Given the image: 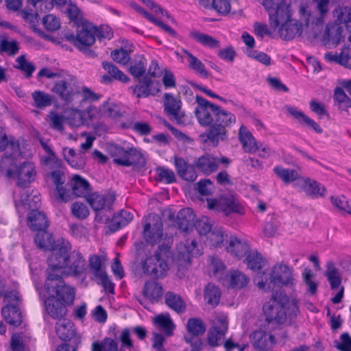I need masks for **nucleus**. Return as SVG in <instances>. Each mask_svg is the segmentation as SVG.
Segmentation results:
<instances>
[{"label":"nucleus","mask_w":351,"mask_h":351,"mask_svg":"<svg viewBox=\"0 0 351 351\" xmlns=\"http://www.w3.org/2000/svg\"><path fill=\"white\" fill-rule=\"evenodd\" d=\"M153 223L147 222L143 228V235L147 242L154 245L162 237V223L158 216L149 217Z\"/></svg>","instance_id":"15"},{"label":"nucleus","mask_w":351,"mask_h":351,"mask_svg":"<svg viewBox=\"0 0 351 351\" xmlns=\"http://www.w3.org/2000/svg\"><path fill=\"white\" fill-rule=\"evenodd\" d=\"M204 297L207 304L215 307L219 304L221 298L219 288L213 284H208L204 289Z\"/></svg>","instance_id":"40"},{"label":"nucleus","mask_w":351,"mask_h":351,"mask_svg":"<svg viewBox=\"0 0 351 351\" xmlns=\"http://www.w3.org/2000/svg\"><path fill=\"white\" fill-rule=\"evenodd\" d=\"M326 276L332 289H337L341 284V277L332 263H327Z\"/></svg>","instance_id":"54"},{"label":"nucleus","mask_w":351,"mask_h":351,"mask_svg":"<svg viewBox=\"0 0 351 351\" xmlns=\"http://www.w3.org/2000/svg\"><path fill=\"white\" fill-rule=\"evenodd\" d=\"M115 200V195L111 193L100 194L99 193H90L86 197V201L96 212V219L99 221L104 220L103 217H99L100 212L110 211Z\"/></svg>","instance_id":"12"},{"label":"nucleus","mask_w":351,"mask_h":351,"mask_svg":"<svg viewBox=\"0 0 351 351\" xmlns=\"http://www.w3.org/2000/svg\"><path fill=\"white\" fill-rule=\"evenodd\" d=\"M227 280L229 287L234 289H241L248 285L250 278L239 270H231L227 275Z\"/></svg>","instance_id":"30"},{"label":"nucleus","mask_w":351,"mask_h":351,"mask_svg":"<svg viewBox=\"0 0 351 351\" xmlns=\"http://www.w3.org/2000/svg\"><path fill=\"white\" fill-rule=\"evenodd\" d=\"M299 19H290L274 32L284 40H291L296 36H305L308 40L317 38L323 30L322 17L313 16L310 9L302 4L298 8Z\"/></svg>","instance_id":"1"},{"label":"nucleus","mask_w":351,"mask_h":351,"mask_svg":"<svg viewBox=\"0 0 351 351\" xmlns=\"http://www.w3.org/2000/svg\"><path fill=\"white\" fill-rule=\"evenodd\" d=\"M228 329V319L225 315H218L208 333V344L213 347L221 344Z\"/></svg>","instance_id":"13"},{"label":"nucleus","mask_w":351,"mask_h":351,"mask_svg":"<svg viewBox=\"0 0 351 351\" xmlns=\"http://www.w3.org/2000/svg\"><path fill=\"white\" fill-rule=\"evenodd\" d=\"M251 343L258 351H269L275 344L274 335L263 330H256L250 335Z\"/></svg>","instance_id":"18"},{"label":"nucleus","mask_w":351,"mask_h":351,"mask_svg":"<svg viewBox=\"0 0 351 351\" xmlns=\"http://www.w3.org/2000/svg\"><path fill=\"white\" fill-rule=\"evenodd\" d=\"M68 257L62 275L80 276L86 269V261L83 256L79 251L73 250Z\"/></svg>","instance_id":"14"},{"label":"nucleus","mask_w":351,"mask_h":351,"mask_svg":"<svg viewBox=\"0 0 351 351\" xmlns=\"http://www.w3.org/2000/svg\"><path fill=\"white\" fill-rule=\"evenodd\" d=\"M71 214L78 219H85L89 215V209L87 206L80 202H75L71 206Z\"/></svg>","instance_id":"57"},{"label":"nucleus","mask_w":351,"mask_h":351,"mask_svg":"<svg viewBox=\"0 0 351 351\" xmlns=\"http://www.w3.org/2000/svg\"><path fill=\"white\" fill-rule=\"evenodd\" d=\"M106 147L108 153L114 158V162L118 165L130 167L145 163L142 154L134 147L108 143Z\"/></svg>","instance_id":"4"},{"label":"nucleus","mask_w":351,"mask_h":351,"mask_svg":"<svg viewBox=\"0 0 351 351\" xmlns=\"http://www.w3.org/2000/svg\"><path fill=\"white\" fill-rule=\"evenodd\" d=\"M184 52L188 58L189 67L193 69L197 74L204 77H208V72L206 69L203 63L189 51L185 50Z\"/></svg>","instance_id":"50"},{"label":"nucleus","mask_w":351,"mask_h":351,"mask_svg":"<svg viewBox=\"0 0 351 351\" xmlns=\"http://www.w3.org/2000/svg\"><path fill=\"white\" fill-rule=\"evenodd\" d=\"M263 310L265 313L266 320L268 322L283 324L287 321L285 311L278 303L275 305L266 303L264 304Z\"/></svg>","instance_id":"22"},{"label":"nucleus","mask_w":351,"mask_h":351,"mask_svg":"<svg viewBox=\"0 0 351 351\" xmlns=\"http://www.w3.org/2000/svg\"><path fill=\"white\" fill-rule=\"evenodd\" d=\"M17 66L16 68L21 70L26 73L27 77H30L35 71L36 68L34 64L27 61L24 55L20 56L16 59Z\"/></svg>","instance_id":"60"},{"label":"nucleus","mask_w":351,"mask_h":351,"mask_svg":"<svg viewBox=\"0 0 351 351\" xmlns=\"http://www.w3.org/2000/svg\"><path fill=\"white\" fill-rule=\"evenodd\" d=\"M215 112V124L226 127L235 121V117L230 111H212Z\"/></svg>","instance_id":"53"},{"label":"nucleus","mask_w":351,"mask_h":351,"mask_svg":"<svg viewBox=\"0 0 351 351\" xmlns=\"http://www.w3.org/2000/svg\"><path fill=\"white\" fill-rule=\"evenodd\" d=\"M190 36L192 38L205 47L214 49L219 47L220 46L219 41L208 34H203L197 31H193L191 32Z\"/></svg>","instance_id":"44"},{"label":"nucleus","mask_w":351,"mask_h":351,"mask_svg":"<svg viewBox=\"0 0 351 351\" xmlns=\"http://www.w3.org/2000/svg\"><path fill=\"white\" fill-rule=\"evenodd\" d=\"M174 165L178 176L187 181H194L197 178L195 168L187 163L183 158L174 157Z\"/></svg>","instance_id":"24"},{"label":"nucleus","mask_w":351,"mask_h":351,"mask_svg":"<svg viewBox=\"0 0 351 351\" xmlns=\"http://www.w3.org/2000/svg\"><path fill=\"white\" fill-rule=\"evenodd\" d=\"M56 332L59 338L63 341L70 340L75 334L73 323L66 317L57 321Z\"/></svg>","instance_id":"26"},{"label":"nucleus","mask_w":351,"mask_h":351,"mask_svg":"<svg viewBox=\"0 0 351 351\" xmlns=\"http://www.w3.org/2000/svg\"><path fill=\"white\" fill-rule=\"evenodd\" d=\"M92 351H119L118 343L110 337H105L102 341H96L92 343Z\"/></svg>","instance_id":"46"},{"label":"nucleus","mask_w":351,"mask_h":351,"mask_svg":"<svg viewBox=\"0 0 351 351\" xmlns=\"http://www.w3.org/2000/svg\"><path fill=\"white\" fill-rule=\"evenodd\" d=\"M219 160L211 154L199 157L195 162L197 168L206 175H209L218 169Z\"/></svg>","instance_id":"28"},{"label":"nucleus","mask_w":351,"mask_h":351,"mask_svg":"<svg viewBox=\"0 0 351 351\" xmlns=\"http://www.w3.org/2000/svg\"><path fill=\"white\" fill-rule=\"evenodd\" d=\"M273 298L285 311L287 319L289 318L291 320L300 314L298 301L295 298H289L282 292H276L273 295Z\"/></svg>","instance_id":"16"},{"label":"nucleus","mask_w":351,"mask_h":351,"mask_svg":"<svg viewBox=\"0 0 351 351\" xmlns=\"http://www.w3.org/2000/svg\"><path fill=\"white\" fill-rule=\"evenodd\" d=\"M168 252V247L159 246L153 256L147 257L143 262V273L154 278H162L166 276L169 265L165 258Z\"/></svg>","instance_id":"8"},{"label":"nucleus","mask_w":351,"mask_h":351,"mask_svg":"<svg viewBox=\"0 0 351 351\" xmlns=\"http://www.w3.org/2000/svg\"><path fill=\"white\" fill-rule=\"evenodd\" d=\"M254 282L259 289L266 291L273 290L277 284L290 287L295 285L292 270L282 263L275 265L269 273H258Z\"/></svg>","instance_id":"2"},{"label":"nucleus","mask_w":351,"mask_h":351,"mask_svg":"<svg viewBox=\"0 0 351 351\" xmlns=\"http://www.w3.org/2000/svg\"><path fill=\"white\" fill-rule=\"evenodd\" d=\"M176 250L173 260L179 270L187 268L191 265L192 256L202 254V252L197 248V242L194 239H188L185 243H180L177 245Z\"/></svg>","instance_id":"9"},{"label":"nucleus","mask_w":351,"mask_h":351,"mask_svg":"<svg viewBox=\"0 0 351 351\" xmlns=\"http://www.w3.org/2000/svg\"><path fill=\"white\" fill-rule=\"evenodd\" d=\"M187 330L193 335L198 336L204 333L206 326L201 319L191 318L187 322Z\"/></svg>","instance_id":"56"},{"label":"nucleus","mask_w":351,"mask_h":351,"mask_svg":"<svg viewBox=\"0 0 351 351\" xmlns=\"http://www.w3.org/2000/svg\"><path fill=\"white\" fill-rule=\"evenodd\" d=\"M55 197L59 202H68L72 200L75 196L73 191L62 185L56 187Z\"/></svg>","instance_id":"62"},{"label":"nucleus","mask_w":351,"mask_h":351,"mask_svg":"<svg viewBox=\"0 0 351 351\" xmlns=\"http://www.w3.org/2000/svg\"><path fill=\"white\" fill-rule=\"evenodd\" d=\"M227 250L233 256L241 258L245 256L250 251L247 243L235 237H231L228 241Z\"/></svg>","instance_id":"29"},{"label":"nucleus","mask_w":351,"mask_h":351,"mask_svg":"<svg viewBox=\"0 0 351 351\" xmlns=\"http://www.w3.org/2000/svg\"><path fill=\"white\" fill-rule=\"evenodd\" d=\"M195 221V215L189 208L180 210L177 215V223L180 230L187 232L193 228Z\"/></svg>","instance_id":"32"},{"label":"nucleus","mask_w":351,"mask_h":351,"mask_svg":"<svg viewBox=\"0 0 351 351\" xmlns=\"http://www.w3.org/2000/svg\"><path fill=\"white\" fill-rule=\"evenodd\" d=\"M239 136L245 152L254 153L258 149L254 138L244 125L241 126Z\"/></svg>","instance_id":"34"},{"label":"nucleus","mask_w":351,"mask_h":351,"mask_svg":"<svg viewBox=\"0 0 351 351\" xmlns=\"http://www.w3.org/2000/svg\"><path fill=\"white\" fill-rule=\"evenodd\" d=\"M27 225L32 231H42L47 230L49 222L46 215L40 210H32L28 214Z\"/></svg>","instance_id":"23"},{"label":"nucleus","mask_w":351,"mask_h":351,"mask_svg":"<svg viewBox=\"0 0 351 351\" xmlns=\"http://www.w3.org/2000/svg\"><path fill=\"white\" fill-rule=\"evenodd\" d=\"M35 106L43 108L50 106L55 100L53 96L41 90H36L32 94Z\"/></svg>","instance_id":"45"},{"label":"nucleus","mask_w":351,"mask_h":351,"mask_svg":"<svg viewBox=\"0 0 351 351\" xmlns=\"http://www.w3.org/2000/svg\"><path fill=\"white\" fill-rule=\"evenodd\" d=\"M206 138V142L209 141L213 146H217L219 141H225L227 138L226 130L222 125L214 124L206 132L202 135Z\"/></svg>","instance_id":"31"},{"label":"nucleus","mask_w":351,"mask_h":351,"mask_svg":"<svg viewBox=\"0 0 351 351\" xmlns=\"http://www.w3.org/2000/svg\"><path fill=\"white\" fill-rule=\"evenodd\" d=\"M274 171L285 184H289L295 182L294 185L296 187H298V181L302 178L299 173L295 169H285L282 167L276 166L274 167Z\"/></svg>","instance_id":"35"},{"label":"nucleus","mask_w":351,"mask_h":351,"mask_svg":"<svg viewBox=\"0 0 351 351\" xmlns=\"http://www.w3.org/2000/svg\"><path fill=\"white\" fill-rule=\"evenodd\" d=\"M71 250V245L68 241H57L56 246L51 250V253L48 258L47 276L51 274L62 276V271L65 269Z\"/></svg>","instance_id":"7"},{"label":"nucleus","mask_w":351,"mask_h":351,"mask_svg":"<svg viewBox=\"0 0 351 351\" xmlns=\"http://www.w3.org/2000/svg\"><path fill=\"white\" fill-rule=\"evenodd\" d=\"M43 23L45 27L50 32L56 31L60 27V19L52 14L44 16Z\"/></svg>","instance_id":"63"},{"label":"nucleus","mask_w":351,"mask_h":351,"mask_svg":"<svg viewBox=\"0 0 351 351\" xmlns=\"http://www.w3.org/2000/svg\"><path fill=\"white\" fill-rule=\"evenodd\" d=\"M262 4L268 12L269 26L273 32L291 19L285 0H263Z\"/></svg>","instance_id":"6"},{"label":"nucleus","mask_w":351,"mask_h":351,"mask_svg":"<svg viewBox=\"0 0 351 351\" xmlns=\"http://www.w3.org/2000/svg\"><path fill=\"white\" fill-rule=\"evenodd\" d=\"M0 168L9 178H17V185L21 187L27 186L34 180L36 176L35 166L32 162H25L18 167L15 156H3L0 161Z\"/></svg>","instance_id":"3"},{"label":"nucleus","mask_w":351,"mask_h":351,"mask_svg":"<svg viewBox=\"0 0 351 351\" xmlns=\"http://www.w3.org/2000/svg\"><path fill=\"white\" fill-rule=\"evenodd\" d=\"M65 12L70 21L73 22L77 27H80L82 24L86 22L84 20L82 10L71 0H69L68 6L66 7Z\"/></svg>","instance_id":"43"},{"label":"nucleus","mask_w":351,"mask_h":351,"mask_svg":"<svg viewBox=\"0 0 351 351\" xmlns=\"http://www.w3.org/2000/svg\"><path fill=\"white\" fill-rule=\"evenodd\" d=\"M208 208L223 213L226 216L237 213L244 214V208L239 200L233 195L221 197L219 199H207Z\"/></svg>","instance_id":"10"},{"label":"nucleus","mask_w":351,"mask_h":351,"mask_svg":"<svg viewBox=\"0 0 351 351\" xmlns=\"http://www.w3.org/2000/svg\"><path fill=\"white\" fill-rule=\"evenodd\" d=\"M143 295L152 301L158 300L163 294L162 287L154 280L145 282L142 291Z\"/></svg>","instance_id":"36"},{"label":"nucleus","mask_w":351,"mask_h":351,"mask_svg":"<svg viewBox=\"0 0 351 351\" xmlns=\"http://www.w3.org/2000/svg\"><path fill=\"white\" fill-rule=\"evenodd\" d=\"M152 82L150 79L145 78L141 84L132 88L133 93L135 94L137 97H147L151 93L149 88Z\"/></svg>","instance_id":"59"},{"label":"nucleus","mask_w":351,"mask_h":351,"mask_svg":"<svg viewBox=\"0 0 351 351\" xmlns=\"http://www.w3.org/2000/svg\"><path fill=\"white\" fill-rule=\"evenodd\" d=\"M47 121L52 128L61 131L64 128L63 124L66 123V113L64 115H60L55 111H51Z\"/></svg>","instance_id":"55"},{"label":"nucleus","mask_w":351,"mask_h":351,"mask_svg":"<svg viewBox=\"0 0 351 351\" xmlns=\"http://www.w3.org/2000/svg\"><path fill=\"white\" fill-rule=\"evenodd\" d=\"M66 305L53 298H47L44 301L45 313L57 321L65 317L67 313Z\"/></svg>","instance_id":"19"},{"label":"nucleus","mask_w":351,"mask_h":351,"mask_svg":"<svg viewBox=\"0 0 351 351\" xmlns=\"http://www.w3.org/2000/svg\"><path fill=\"white\" fill-rule=\"evenodd\" d=\"M5 151L3 156L14 157L19 151V145L14 138H8L3 129L0 126V152Z\"/></svg>","instance_id":"27"},{"label":"nucleus","mask_w":351,"mask_h":351,"mask_svg":"<svg viewBox=\"0 0 351 351\" xmlns=\"http://www.w3.org/2000/svg\"><path fill=\"white\" fill-rule=\"evenodd\" d=\"M34 242L38 247L45 251L51 250L57 244L52 234L46 230L40 231L36 234Z\"/></svg>","instance_id":"37"},{"label":"nucleus","mask_w":351,"mask_h":351,"mask_svg":"<svg viewBox=\"0 0 351 351\" xmlns=\"http://www.w3.org/2000/svg\"><path fill=\"white\" fill-rule=\"evenodd\" d=\"M51 91L58 95L62 100L66 103L71 102L73 99V88L65 80H62L57 82L52 88Z\"/></svg>","instance_id":"33"},{"label":"nucleus","mask_w":351,"mask_h":351,"mask_svg":"<svg viewBox=\"0 0 351 351\" xmlns=\"http://www.w3.org/2000/svg\"><path fill=\"white\" fill-rule=\"evenodd\" d=\"M332 205L340 210L346 212L351 215V201H349L346 197H330Z\"/></svg>","instance_id":"61"},{"label":"nucleus","mask_w":351,"mask_h":351,"mask_svg":"<svg viewBox=\"0 0 351 351\" xmlns=\"http://www.w3.org/2000/svg\"><path fill=\"white\" fill-rule=\"evenodd\" d=\"M133 219L132 214L125 210H121L114 215L112 219V226L114 230H117L128 225Z\"/></svg>","instance_id":"47"},{"label":"nucleus","mask_w":351,"mask_h":351,"mask_svg":"<svg viewBox=\"0 0 351 351\" xmlns=\"http://www.w3.org/2000/svg\"><path fill=\"white\" fill-rule=\"evenodd\" d=\"M211 221L206 217H202L195 223V228L201 235H206L213 230Z\"/></svg>","instance_id":"64"},{"label":"nucleus","mask_w":351,"mask_h":351,"mask_svg":"<svg viewBox=\"0 0 351 351\" xmlns=\"http://www.w3.org/2000/svg\"><path fill=\"white\" fill-rule=\"evenodd\" d=\"M289 115L298 123L313 129L317 134H321L323 130L313 119L304 114L302 111H289Z\"/></svg>","instance_id":"38"},{"label":"nucleus","mask_w":351,"mask_h":351,"mask_svg":"<svg viewBox=\"0 0 351 351\" xmlns=\"http://www.w3.org/2000/svg\"><path fill=\"white\" fill-rule=\"evenodd\" d=\"M333 16L335 19V23L339 25L351 23V6H339L334 10Z\"/></svg>","instance_id":"48"},{"label":"nucleus","mask_w":351,"mask_h":351,"mask_svg":"<svg viewBox=\"0 0 351 351\" xmlns=\"http://www.w3.org/2000/svg\"><path fill=\"white\" fill-rule=\"evenodd\" d=\"M2 316L10 325L19 326L22 322L21 313L14 305H7L1 310Z\"/></svg>","instance_id":"39"},{"label":"nucleus","mask_w":351,"mask_h":351,"mask_svg":"<svg viewBox=\"0 0 351 351\" xmlns=\"http://www.w3.org/2000/svg\"><path fill=\"white\" fill-rule=\"evenodd\" d=\"M80 26H82V28L77 32V49L80 51L93 57L95 56L94 52L89 47L95 42L97 27L88 22H86Z\"/></svg>","instance_id":"11"},{"label":"nucleus","mask_w":351,"mask_h":351,"mask_svg":"<svg viewBox=\"0 0 351 351\" xmlns=\"http://www.w3.org/2000/svg\"><path fill=\"white\" fill-rule=\"evenodd\" d=\"M154 324L165 331L167 336H171L175 325L169 315H159L156 317Z\"/></svg>","instance_id":"49"},{"label":"nucleus","mask_w":351,"mask_h":351,"mask_svg":"<svg viewBox=\"0 0 351 351\" xmlns=\"http://www.w3.org/2000/svg\"><path fill=\"white\" fill-rule=\"evenodd\" d=\"M324 58L328 62H335L346 68H351V55L347 49H343L339 54L326 53Z\"/></svg>","instance_id":"41"},{"label":"nucleus","mask_w":351,"mask_h":351,"mask_svg":"<svg viewBox=\"0 0 351 351\" xmlns=\"http://www.w3.org/2000/svg\"><path fill=\"white\" fill-rule=\"evenodd\" d=\"M334 99L339 104V108H348L351 107V99L341 88H335Z\"/></svg>","instance_id":"58"},{"label":"nucleus","mask_w":351,"mask_h":351,"mask_svg":"<svg viewBox=\"0 0 351 351\" xmlns=\"http://www.w3.org/2000/svg\"><path fill=\"white\" fill-rule=\"evenodd\" d=\"M92 111H64L66 113V123L71 127H80L90 124L93 119Z\"/></svg>","instance_id":"21"},{"label":"nucleus","mask_w":351,"mask_h":351,"mask_svg":"<svg viewBox=\"0 0 351 351\" xmlns=\"http://www.w3.org/2000/svg\"><path fill=\"white\" fill-rule=\"evenodd\" d=\"M167 305L178 313L186 310V304L179 295L173 292H167L165 296Z\"/></svg>","instance_id":"42"},{"label":"nucleus","mask_w":351,"mask_h":351,"mask_svg":"<svg viewBox=\"0 0 351 351\" xmlns=\"http://www.w3.org/2000/svg\"><path fill=\"white\" fill-rule=\"evenodd\" d=\"M75 197H84L86 199L90 194L91 187L88 182L80 176L75 175L70 182Z\"/></svg>","instance_id":"25"},{"label":"nucleus","mask_w":351,"mask_h":351,"mask_svg":"<svg viewBox=\"0 0 351 351\" xmlns=\"http://www.w3.org/2000/svg\"><path fill=\"white\" fill-rule=\"evenodd\" d=\"M245 262L252 270H259L265 265L263 257L256 251H249L246 255Z\"/></svg>","instance_id":"51"},{"label":"nucleus","mask_w":351,"mask_h":351,"mask_svg":"<svg viewBox=\"0 0 351 351\" xmlns=\"http://www.w3.org/2000/svg\"><path fill=\"white\" fill-rule=\"evenodd\" d=\"M45 289L48 294L47 298H53L67 305L71 304L75 299V289L66 285L61 276L51 274L47 276Z\"/></svg>","instance_id":"5"},{"label":"nucleus","mask_w":351,"mask_h":351,"mask_svg":"<svg viewBox=\"0 0 351 351\" xmlns=\"http://www.w3.org/2000/svg\"><path fill=\"white\" fill-rule=\"evenodd\" d=\"M343 30V27L339 24L335 23L328 24L323 35L321 36L322 34H320L317 38L321 37V40L325 45L337 46L344 37Z\"/></svg>","instance_id":"17"},{"label":"nucleus","mask_w":351,"mask_h":351,"mask_svg":"<svg viewBox=\"0 0 351 351\" xmlns=\"http://www.w3.org/2000/svg\"><path fill=\"white\" fill-rule=\"evenodd\" d=\"M103 68L107 71L108 75L112 79L119 80L123 82H128L129 78L121 70H119L115 65L110 62H104L102 63Z\"/></svg>","instance_id":"52"},{"label":"nucleus","mask_w":351,"mask_h":351,"mask_svg":"<svg viewBox=\"0 0 351 351\" xmlns=\"http://www.w3.org/2000/svg\"><path fill=\"white\" fill-rule=\"evenodd\" d=\"M298 187L302 189L308 195L312 197H324L326 189L317 181L309 178L302 177L298 181Z\"/></svg>","instance_id":"20"}]
</instances>
